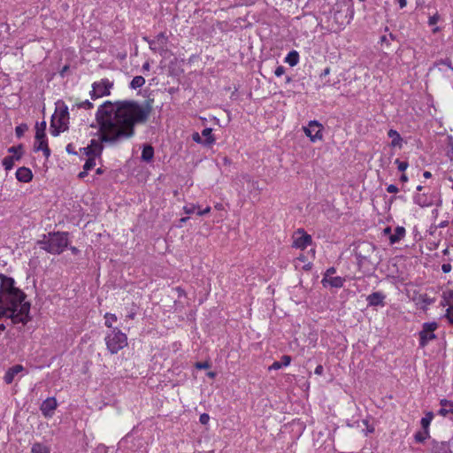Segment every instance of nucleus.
Returning <instances> with one entry per match:
<instances>
[{"label":"nucleus","instance_id":"6","mask_svg":"<svg viewBox=\"0 0 453 453\" xmlns=\"http://www.w3.org/2000/svg\"><path fill=\"white\" fill-rule=\"evenodd\" d=\"M107 349L111 354H117L127 345V336L119 327L112 328L105 337Z\"/></svg>","mask_w":453,"mask_h":453},{"label":"nucleus","instance_id":"36","mask_svg":"<svg viewBox=\"0 0 453 453\" xmlns=\"http://www.w3.org/2000/svg\"><path fill=\"white\" fill-rule=\"evenodd\" d=\"M434 417V414L433 411H426L425 414V417H423L420 420V426L423 430H429L431 422Z\"/></svg>","mask_w":453,"mask_h":453},{"label":"nucleus","instance_id":"51","mask_svg":"<svg viewBox=\"0 0 453 453\" xmlns=\"http://www.w3.org/2000/svg\"><path fill=\"white\" fill-rule=\"evenodd\" d=\"M395 164L397 165V169L399 172L403 173L409 166L408 161H401L399 158H396Z\"/></svg>","mask_w":453,"mask_h":453},{"label":"nucleus","instance_id":"32","mask_svg":"<svg viewBox=\"0 0 453 453\" xmlns=\"http://www.w3.org/2000/svg\"><path fill=\"white\" fill-rule=\"evenodd\" d=\"M64 126H60L56 122V115L53 114L51 116L50 123V132L53 136H58L60 133L66 131Z\"/></svg>","mask_w":453,"mask_h":453},{"label":"nucleus","instance_id":"42","mask_svg":"<svg viewBox=\"0 0 453 453\" xmlns=\"http://www.w3.org/2000/svg\"><path fill=\"white\" fill-rule=\"evenodd\" d=\"M440 405L442 407H447L448 413L453 415V401L443 398L440 400ZM450 420L453 421V417H450Z\"/></svg>","mask_w":453,"mask_h":453},{"label":"nucleus","instance_id":"29","mask_svg":"<svg viewBox=\"0 0 453 453\" xmlns=\"http://www.w3.org/2000/svg\"><path fill=\"white\" fill-rule=\"evenodd\" d=\"M19 306H20V304L12 305V311L9 314V319L12 320V323L13 325H17V324L23 325V321H22L23 319H22L21 313L19 310Z\"/></svg>","mask_w":453,"mask_h":453},{"label":"nucleus","instance_id":"1","mask_svg":"<svg viewBox=\"0 0 453 453\" xmlns=\"http://www.w3.org/2000/svg\"><path fill=\"white\" fill-rule=\"evenodd\" d=\"M140 103L133 99L121 100L115 115V125L109 134H100V139L108 145H117L135 134V127L145 124L149 118L143 114Z\"/></svg>","mask_w":453,"mask_h":453},{"label":"nucleus","instance_id":"28","mask_svg":"<svg viewBox=\"0 0 453 453\" xmlns=\"http://www.w3.org/2000/svg\"><path fill=\"white\" fill-rule=\"evenodd\" d=\"M292 357L289 355H283L280 358V361H274L271 366H269L268 370H280L282 367L288 366L291 364Z\"/></svg>","mask_w":453,"mask_h":453},{"label":"nucleus","instance_id":"41","mask_svg":"<svg viewBox=\"0 0 453 453\" xmlns=\"http://www.w3.org/2000/svg\"><path fill=\"white\" fill-rule=\"evenodd\" d=\"M15 161H17V160L13 159L12 157L6 156L3 158L2 165L6 171H11L15 165Z\"/></svg>","mask_w":453,"mask_h":453},{"label":"nucleus","instance_id":"61","mask_svg":"<svg viewBox=\"0 0 453 453\" xmlns=\"http://www.w3.org/2000/svg\"><path fill=\"white\" fill-rule=\"evenodd\" d=\"M336 273V268L334 266H331L326 269V271L324 273L323 278H329L331 275L334 274Z\"/></svg>","mask_w":453,"mask_h":453},{"label":"nucleus","instance_id":"35","mask_svg":"<svg viewBox=\"0 0 453 453\" xmlns=\"http://www.w3.org/2000/svg\"><path fill=\"white\" fill-rule=\"evenodd\" d=\"M430 439V430H419L414 434V441L416 443L424 444L426 440Z\"/></svg>","mask_w":453,"mask_h":453},{"label":"nucleus","instance_id":"18","mask_svg":"<svg viewBox=\"0 0 453 453\" xmlns=\"http://www.w3.org/2000/svg\"><path fill=\"white\" fill-rule=\"evenodd\" d=\"M386 295L381 291L372 292L366 297L369 307H384L386 305Z\"/></svg>","mask_w":453,"mask_h":453},{"label":"nucleus","instance_id":"52","mask_svg":"<svg viewBox=\"0 0 453 453\" xmlns=\"http://www.w3.org/2000/svg\"><path fill=\"white\" fill-rule=\"evenodd\" d=\"M334 12L333 7L329 4H323L320 10V13L329 18L330 14Z\"/></svg>","mask_w":453,"mask_h":453},{"label":"nucleus","instance_id":"39","mask_svg":"<svg viewBox=\"0 0 453 453\" xmlns=\"http://www.w3.org/2000/svg\"><path fill=\"white\" fill-rule=\"evenodd\" d=\"M344 7H346V13L344 14L346 24H349L354 18V6L352 3L347 2V5H343V8Z\"/></svg>","mask_w":453,"mask_h":453},{"label":"nucleus","instance_id":"58","mask_svg":"<svg viewBox=\"0 0 453 453\" xmlns=\"http://www.w3.org/2000/svg\"><path fill=\"white\" fill-rule=\"evenodd\" d=\"M47 124L45 120L36 122L35 126V131H46Z\"/></svg>","mask_w":453,"mask_h":453},{"label":"nucleus","instance_id":"31","mask_svg":"<svg viewBox=\"0 0 453 453\" xmlns=\"http://www.w3.org/2000/svg\"><path fill=\"white\" fill-rule=\"evenodd\" d=\"M7 151L12 154L11 157H12L13 159L19 161L24 155V144L19 143L18 145L12 146L8 148Z\"/></svg>","mask_w":453,"mask_h":453},{"label":"nucleus","instance_id":"19","mask_svg":"<svg viewBox=\"0 0 453 453\" xmlns=\"http://www.w3.org/2000/svg\"><path fill=\"white\" fill-rule=\"evenodd\" d=\"M357 261V266L359 268L365 267L367 265L372 266V270H375L379 264L381 262V258L379 257L376 261L372 259V257L365 255H354Z\"/></svg>","mask_w":453,"mask_h":453},{"label":"nucleus","instance_id":"2","mask_svg":"<svg viewBox=\"0 0 453 453\" xmlns=\"http://www.w3.org/2000/svg\"><path fill=\"white\" fill-rule=\"evenodd\" d=\"M121 100L111 102H104L97 109L96 113V125L91 124V127H97V134H109L110 130L115 125V115L118 114V106Z\"/></svg>","mask_w":453,"mask_h":453},{"label":"nucleus","instance_id":"20","mask_svg":"<svg viewBox=\"0 0 453 453\" xmlns=\"http://www.w3.org/2000/svg\"><path fill=\"white\" fill-rule=\"evenodd\" d=\"M15 177L18 181L28 183L33 180L34 174L30 168L26 166L19 167L16 171Z\"/></svg>","mask_w":453,"mask_h":453},{"label":"nucleus","instance_id":"45","mask_svg":"<svg viewBox=\"0 0 453 453\" xmlns=\"http://www.w3.org/2000/svg\"><path fill=\"white\" fill-rule=\"evenodd\" d=\"M212 364L210 360L203 361V362H196L194 364V367L197 370H207L211 367Z\"/></svg>","mask_w":453,"mask_h":453},{"label":"nucleus","instance_id":"59","mask_svg":"<svg viewBox=\"0 0 453 453\" xmlns=\"http://www.w3.org/2000/svg\"><path fill=\"white\" fill-rule=\"evenodd\" d=\"M209 420H210V416L208 413H202L199 417V422L202 425H207L209 423Z\"/></svg>","mask_w":453,"mask_h":453},{"label":"nucleus","instance_id":"34","mask_svg":"<svg viewBox=\"0 0 453 453\" xmlns=\"http://www.w3.org/2000/svg\"><path fill=\"white\" fill-rule=\"evenodd\" d=\"M299 53L296 50H290L284 58V62L288 63L291 67L296 66L299 62Z\"/></svg>","mask_w":453,"mask_h":453},{"label":"nucleus","instance_id":"11","mask_svg":"<svg viewBox=\"0 0 453 453\" xmlns=\"http://www.w3.org/2000/svg\"><path fill=\"white\" fill-rule=\"evenodd\" d=\"M294 241L292 247L296 249L304 250L312 242V237L307 234L303 228H298L293 235Z\"/></svg>","mask_w":453,"mask_h":453},{"label":"nucleus","instance_id":"21","mask_svg":"<svg viewBox=\"0 0 453 453\" xmlns=\"http://www.w3.org/2000/svg\"><path fill=\"white\" fill-rule=\"evenodd\" d=\"M442 298L448 299L449 308L446 310L444 318L448 319V322L453 326V289H449L442 293Z\"/></svg>","mask_w":453,"mask_h":453},{"label":"nucleus","instance_id":"38","mask_svg":"<svg viewBox=\"0 0 453 453\" xmlns=\"http://www.w3.org/2000/svg\"><path fill=\"white\" fill-rule=\"evenodd\" d=\"M145 84V79L142 75L134 76L129 83L131 89H137L142 88Z\"/></svg>","mask_w":453,"mask_h":453},{"label":"nucleus","instance_id":"25","mask_svg":"<svg viewBox=\"0 0 453 453\" xmlns=\"http://www.w3.org/2000/svg\"><path fill=\"white\" fill-rule=\"evenodd\" d=\"M25 367L22 365L17 364L10 367L4 377V380L6 384H11L19 372H23Z\"/></svg>","mask_w":453,"mask_h":453},{"label":"nucleus","instance_id":"55","mask_svg":"<svg viewBox=\"0 0 453 453\" xmlns=\"http://www.w3.org/2000/svg\"><path fill=\"white\" fill-rule=\"evenodd\" d=\"M192 140L197 143V144H200L203 147V138H202V135L201 134L197 133V132H194L192 134Z\"/></svg>","mask_w":453,"mask_h":453},{"label":"nucleus","instance_id":"8","mask_svg":"<svg viewBox=\"0 0 453 453\" xmlns=\"http://www.w3.org/2000/svg\"><path fill=\"white\" fill-rule=\"evenodd\" d=\"M112 87L113 82L108 79H102L100 81L94 82L92 90L89 92L90 98L95 101L100 97L110 96Z\"/></svg>","mask_w":453,"mask_h":453},{"label":"nucleus","instance_id":"4","mask_svg":"<svg viewBox=\"0 0 453 453\" xmlns=\"http://www.w3.org/2000/svg\"><path fill=\"white\" fill-rule=\"evenodd\" d=\"M98 139L91 140V146L94 147V150H90V147H83L80 149V151L88 157L85 164L83 165V169L85 171H90L96 166V159L101 158L102 153L104 150V142H102L100 139V134H97Z\"/></svg>","mask_w":453,"mask_h":453},{"label":"nucleus","instance_id":"12","mask_svg":"<svg viewBox=\"0 0 453 453\" xmlns=\"http://www.w3.org/2000/svg\"><path fill=\"white\" fill-rule=\"evenodd\" d=\"M54 114H58L56 122L60 126H64L65 129H69V111L63 100H58L56 103V111Z\"/></svg>","mask_w":453,"mask_h":453},{"label":"nucleus","instance_id":"3","mask_svg":"<svg viewBox=\"0 0 453 453\" xmlns=\"http://www.w3.org/2000/svg\"><path fill=\"white\" fill-rule=\"evenodd\" d=\"M27 294L16 287L13 277L0 273V301L3 300L12 305L20 304L27 299Z\"/></svg>","mask_w":453,"mask_h":453},{"label":"nucleus","instance_id":"26","mask_svg":"<svg viewBox=\"0 0 453 453\" xmlns=\"http://www.w3.org/2000/svg\"><path fill=\"white\" fill-rule=\"evenodd\" d=\"M201 135L203 138L204 148H211L213 144L216 142V137L212 134V128L211 127L203 128L202 130Z\"/></svg>","mask_w":453,"mask_h":453},{"label":"nucleus","instance_id":"44","mask_svg":"<svg viewBox=\"0 0 453 453\" xmlns=\"http://www.w3.org/2000/svg\"><path fill=\"white\" fill-rule=\"evenodd\" d=\"M48 146H49L48 140H43V141H36V140H35V143H34V146H33V150L35 152H38L41 150L45 149Z\"/></svg>","mask_w":453,"mask_h":453},{"label":"nucleus","instance_id":"10","mask_svg":"<svg viewBox=\"0 0 453 453\" xmlns=\"http://www.w3.org/2000/svg\"><path fill=\"white\" fill-rule=\"evenodd\" d=\"M303 130L311 142L323 139L324 126L318 120H310L308 125L303 127Z\"/></svg>","mask_w":453,"mask_h":453},{"label":"nucleus","instance_id":"53","mask_svg":"<svg viewBox=\"0 0 453 453\" xmlns=\"http://www.w3.org/2000/svg\"><path fill=\"white\" fill-rule=\"evenodd\" d=\"M362 424L366 426V430L365 431V434L368 435L369 434H372L374 432L373 426L369 424V421L367 419H362Z\"/></svg>","mask_w":453,"mask_h":453},{"label":"nucleus","instance_id":"46","mask_svg":"<svg viewBox=\"0 0 453 453\" xmlns=\"http://www.w3.org/2000/svg\"><path fill=\"white\" fill-rule=\"evenodd\" d=\"M104 319H105V322H104L105 326L109 328H113L112 322L117 320V316L113 313L106 312L104 315Z\"/></svg>","mask_w":453,"mask_h":453},{"label":"nucleus","instance_id":"24","mask_svg":"<svg viewBox=\"0 0 453 453\" xmlns=\"http://www.w3.org/2000/svg\"><path fill=\"white\" fill-rule=\"evenodd\" d=\"M31 307L32 303L30 301L25 300L20 303L19 310L23 319V326H26L27 323L33 320V316L31 315Z\"/></svg>","mask_w":453,"mask_h":453},{"label":"nucleus","instance_id":"22","mask_svg":"<svg viewBox=\"0 0 453 453\" xmlns=\"http://www.w3.org/2000/svg\"><path fill=\"white\" fill-rule=\"evenodd\" d=\"M155 150L151 143L145 142L142 145L141 161L144 163H151L154 160Z\"/></svg>","mask_w":453,"mask_h":453},{"label":"nucleus","instance_id":"17","mask_svg":"<svg viewBox=\"0 0 453 453\" xmlns=\"http://www.w3.org/2000/svg\"><path fill=\"white\" fill-rule=\"evenodd\" d=\"M343 5H347V1L337 2L334 6V19L338 24L340 29H343L346 25V19L343 15Z\"/></svg>","mask_w":453,"mask_h":453},{"label":"nucleus","instance_id":"57","mask_svg":"<svg viewBox=\"0 0 453 453\" xmlns=\"http://www.w3.org/2000/svg\"><path fill=\"white\" fill-rule=\"evenodd\" d=\"M439 19H440V15L438 14V12H436L433 16L429 17V19H428V25L429 26H434V25L437 24Z\"/></svg>","mask_w":453,"mask_h":453},{"label":"nucleus","instance_id":"43","mask_svg":"<svg viewBox=\"0 0 453 453\" xmlns=\"http://www.w3.org/2000/svg\"><path fill=\"white\" fill-rule=\"evenodd\" d=\"M28 129V126L25 123H21L15 127V134L17 138H21L25 132Z\"/></svg>","mask_w":453,"mask_h":453},{"label":"nucleus","instance_id":"54","mask_svg":"<svg viewBox=\"0 0 453 453\" xmlns=\"http://www.w3.org/2000/svg\"><path fill=\"white\" fill-rule=\"evenodd\" d=\"M196 205L194 204V203H190V204H188V205H185L183 207V211L186 214H193L195 213L196 211Z\"/></svg>","mask_w":453,"mask_h":453},{"label":"nucleus","instance_id":"27","mask_svg":"<svg viewBox=\"0 0 453 453\" xmlns=\"http://www.w3.org/2000/svg\"><path fill=\"white\" fill-rule=\"evenodd\" d=\"M345 279L340 276L323 278L321 283L324 287L329 285L332 288H339L343 286Z\"/></svg>","mask_w":453,"mask_h":453},{"label":"nucleus","instance_id":"63","mask_svg":"<svg viewBox=\"0 0 453 453\" xmlns=\"http://www.w3.org/2000/svg\"><path fill=\"white\" fill-rule=\"evenodd\" d=\"M387 191L391 194H396L399 191V188L395 184H390L387 187Z\"/></svg>","mask_w":453,"mask_h":453},{"label":"nucleus","instance_id":"56","mask_svg":"<svg viewBox=\"0 0 453 453\" xmlns=\"http://www.w3.org/2000/svg\"><path fill=\"white\" fill-rule=\"evenodd\" d=\"M35 140H36V141L48 140L46 131H35Z\"/></svg>","mask_w":453,"mask_h":453},{"label":"nucleus","instance_id":"49","mask_svg":"<svg viewBox=\"0 0 453 453\" xmlns=\"http://www.w3.org/2000/svg\"><path fill=\"white\" fill-rule=\"evenodd\" d=\"M418 302L430 305L433 304L435 302V298L429 297L426 294L419 295L418 296Z\"/></svg>","mask_w":453,"mask_h":453},{"label":"nucleus","instance_id":"48","mask_svg":"<svg viewBox=\"0 0 453 453\" xmlns=\"http://www.w3.org/2000/svg\"><path fill=\"white\" fill-rule=\"evenodd\" d=\"M36 244L41 249H42L43 250H45L47 252L48 246L50 245V237L47 239V235L43 234L42 235V239L37 241Z\"/></svg>","mask_w":453,"mask_h":453},{"label":"nucleus","instance_id":"7","mask_svg":"<svg viewBox=\"0 0 453 453\" xmlns=\"http://www.w3.org/2000/svg\"><path fill=\"white\" fill-rule=\"evenodd\" d=\"M439 327L436 321L425 322L421 331L418 332V344L420 348L426 347L430 341L437 339L434 331Z\"/></svg>","mask_w":453,"mask_h":453},{"label":"nucleus","instance_id":"30","mask_svg":"<svg viewBox=\"0 0 453 453\" xmlns=\"http://www.w3.org/2000/svg\"><path fill=\"white\" fill-rule=\"evenodd\" d=\"M405 228L403 226H396L395 228V233L390 234L389 236V243L395 244L399 242L405 235Z\"/></svg>","mask_w":453,"mask_h":453},{"label":"nucleus","instance_id":"23","mask_svg":"<svg viewBox=\"0 0 453 453\" xmlns=\"http://www.w3.org/2000/svg\"><path fill=\"white\" fill-rule=\"evenodd\" d=\"M146 99L143 103L140 104V105L142 108L143 114H146L148 118H150V113L153 111L154 107V96H153V91L148 92V90H144L143 95Z\"/></svg>","mask_w":453,"mask_h":453},{"label":"nucleus","instance_id":"47","mask_svg":"<svg viewBox=\"0 0 453 453\" xmlns=\"http://www.w3.org/2000/svg\"><path fill=\"white\" fill-rule=\"evenodd\" d=\"M440 65H446L447 67H449V69H451L453 71V65H452V62H451V59L449 58H446L444 59H439L437 61H435L434 63V66H438Z\"/></svg>","mask_w":453,"mask_h":453},{"label":"nucleus","instance_id":"60","mask_svg":"<svg viewBox=\"0 0 453 453\" xmlns=\"http://www.w3.org/2000/svg\"><path fill=\"white\" fill-rule=\"evenodd\" d=\"M286 72V69L283 65H278L274 70V74L277 77L282 76Z\"/></svg>","mask_w":453,"mask_h":453},{"label":"nucleus","instance_id":"13","mask_svg":"<svg viewBox=\"0 0 453 453\" xmlns=\"http://www.w3.org/2000/svg\"><path fill=\"white\" fill-rule=\"evenodd\" d=\"M426 453H453L450 448V441H439L435 439H432L429 441V447Z\"/></svg>","mask_w":453,"mask_h":453},{"label":"nucleus","instance_id":"15","mask_svg":"<svg viewBox=\"0 0 453 453\" xmlns=\"http://www.w3.org/2000/svg\"><path fill=\"white\" fill-rule=\"evenodd\" d=\"M58 406V401L55 396L47 397L40 405V411L42 414L47 418H50L54 416L55 411Z\"/></svg>","mask_w":453,"mask_h":453},{"label":"nucleus","instance_id":"14","mask_svg":"<svg viewBox=\"0 0 453 453\" xmlns=\"http://www.w3.org/2000/svg\"><path fill=\"white\" fill-rule=\"evenodd\" d=\"M438 196V192L434 191L432 193H417L413 196V203L420 207H429L434 205V201Z\"/></svg>","mask_w":453,"mask_h":453},{"label":"nucleus","instance_id":"9","mask_svg":"<svg viewBox=\"0 0 453 453\" xmlns=\"http://www.w3.org/2000/svg\"><path fill=\"white\" fill-rule=\"evenodd\" d=\"M120 443L132 451H137L143 447L144 441L138 434L137 427L134 426L130 433L121 439Z\"/></svg>","mask_w":453,"mask_h":453},{"label":"nucleus","instance_id":"62","mask_svg":"<svg viewBox=\"0 0 453 453\" xmlns=\"http://www.w3.org/2000/svg\"><path fill=\"white\" fill-rule=\"evenodd\" d=\"M361 420L360 419H357V420H347V426H349V427H360L361 426Z\"/></svg>","mask_w":453,"mask_h":453},{"label":"nucleus","instance_id":"64","mask_svg":"<svg viewBox=\"0 0 453 453\" xmlns=\"http://www.w3.org/2000/svg\"><path fill=\"white\" fill-rule=\"evenodd\" d=\"M65 151L68 153V154H72V155H77V151L74 150V147L73 145V143H68L65 147Z\"/></svg>","mask_w":453,"mask_h":453},{"label":"nucleus","instance_id":"5","mask_svg":"<svg viewBox=\"0 0 453 453\" xmlns=\"http://www.w3.org/2000/svg\"><path fill=\"white\" fill-rule=\"evenodd\" d=\"M68 232L53 231L48 234L50 245L48 246L47 252L54 255H60L69 246Z\"/></svg>","mask_w":453,"mask_h":453},{"label":"nucleus","instance_id":"50","mask_svg":"<svg viewBox=\"0 0 453 453\" xmlns=\"http://www.w3.org/2000/svg\"><path fill=\"white\" fill-rule=\"evenodd\" d=\"M74 107H77V108H79V109L83 108V109H86V110H90V109H92V108L94 107V104H93V103H91L89 100H85V101H83V102H81V103L76 104L73 107V109Z\"/></svg>","mask_w":453,"mask_h":453},{"label":"nucleus","instance_id":"40","mask_svg":"<svg viewBox=\"0 0 453 453\" xmlns=\"http://www.w3.org/2000/svg\"><path fill=\"white\" fill-rule=\"evenodd\" d=\"M32 453H50V450L49 447L46 445L41 443V442H35L32 445L31 449Z\"/></svg>","mask_w":453,"mask_h":453},{"label":"nucleus","instance_id":"16","mask_svg":"<svg viewBox=\"0 0 453 453\" xmlns=\"http://www.w3.org/2000/svg\"><path fill=\"white\" fill-rule=\"evenodd\" d=\"M377 247L372 242L363 241L358 242L353 250L354 255H365L368 257H372L374 252L376 251Z\"/></svg>","mask_w":453,"mask_h":453},{"label":"nucleus","instance_id":"33","mask_svg":"<svg viewBox=\"0 0 453 453\" xmlns=\"http://www.w3.org/2000/svg\"><path fill=\"white\" fill-rule=\"evenodd\" d=\"M388 136L392 139L390 142L391 147L402 148L403 138L396 130L389 129L388 132Z\"/></svg>","mask_w":453,"mask_h":453},{"label":"nucleus","instance_id":"37","mask_svg":"<svg viewBox=\"0 0 453 453\" xmlns=\"http://www.w3.org/2000/svg\"><path fill=\"white\" fill-rule=\"evenodd\" d=\"M12 311V304L5 303L4 301H0V319L5 318L9 319V314Z\"/></svg>","mask_w":453,"mask_h":453}]
</instances>
